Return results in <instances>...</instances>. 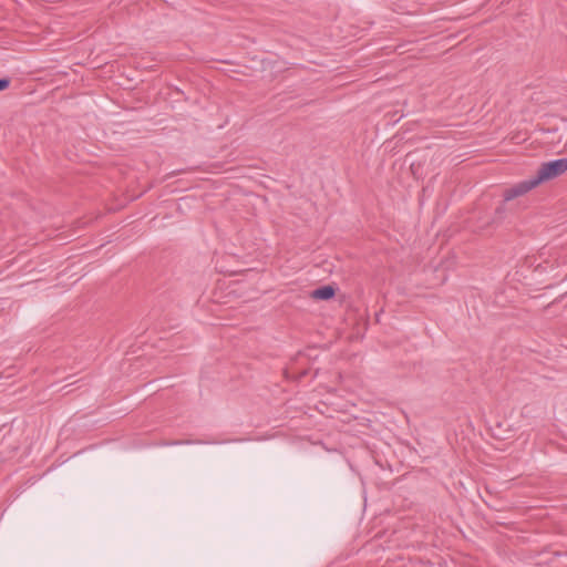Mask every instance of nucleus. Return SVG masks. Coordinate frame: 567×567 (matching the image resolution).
Listing matches in <instances>:
<instances>
[{
	"mask_svg": "<svg viewBox=\"0 0 567 567\" xmlns=\"http://www.w3.org/2000/svg\"><path fill=\"white\" fill-rule=\"evenodd\" d=\"M537 186L536 182L534 181L533 176L528 179L522 181L517 183L516 185L505 189L503 197L504 202L513 200L516 197L523 196L526 193H528L530 189L535 188Z\"/></svg>",
	"mask_w": 567,
	"mask_h": 567,
	"instance_id": "f03ea898",
	"label": "nucleus"
},
{
	"mask_svg": "<svg viewBox=\"0 0 567 567\" xmlns=\"http://www.w3.org/2000/svg\"><path fill=\"white\" fill-rule=\"evenodd\" d=\"M567 172V158H557L543 163L533 176L537 186L544 182L554 179Z\"/></svg>",
	"mask_w": 567,
	"mask_h": 567,
	"instance_id": "f257e3e1",
	"label": "nucleus"
},
{
	"mask_svg": "<svg viewBox=\"0 0 567 567\" xmlns=\"http://www.w3.org/2000/svg\"><path fill=\"white\" fill-rule=\"evenodd\" d=\"M505 214V206L501 205L495 210V219L501 220Z\"/></svg>",
	"mask_w": 567,
	"mask_h": 567,
	"instance_id": "20e7f679",
	"label": "nucleus"
},
{
	"mask_svg": "<svg viewBox=\"0 0 567 567\" xmlns=\"http://www.w3.org/2000/svg\"><path fill=\"white\" fill-rule=\"evenodd\" d=\"M192 441H176L172 443H167V445H178V444H192Z\"/></svg>",
	"mask_w": 567,
	"mask_h": 567,
	"instance_id": "423d86ee",
	"label": "nucleus"
},
{
	"mask_svg": "<svg viewBox=\"0 0 567 567\" xmlns=\"http://www.w3.org/2000/svg\"><path fill=\"white\" fill-rule=\"evenodd\" d=\"M336 295V289L332 286H322L317 289H315L311 292L312 298L318 300H329L333 298Z\"/></svg>",
	"mask_w": 567,
	"mask_h": 567,
	"instance_id": "7ed1b4c3",
	"label": "nucleus"
},
{
	"mask_svg": "<svg viewBox=\"0 0 567 567\" xmlns=\"http://www.w3.org/2000/svg\"><path fill=\"white\" fill-rule=\"evenodd\" d=\"M10 85V80L8 78L0 79V92L8 89Z\"/></svg>",
	"mask_w": 567,
	"mask_h": 567,
	"instance_id": "39448f33",
	"label": "nucleus"
}]
</instances>
